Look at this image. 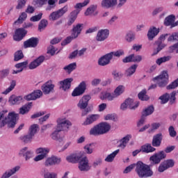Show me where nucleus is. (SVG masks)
Wrapping results in <instances>:
<instances>
[{
    "mask_svg": "<svg viewBox=\"0 0 178 178\" xmlns=\"http://www.w3.org/2000/svg\"><path fill=\"white\" fill-rule=\"evenodd\" d=\"M170 98V95H169V94L165 93L164 95H163L162 96H161L159 97V99L161 100V104H166V102H168V101H169V99Z\"/></svg>",
    "mask_w": 178,
    "mask_h": 178,
    "instance_id": "55",
    "label": "nucleus"
},
{
    "mask_svg": "<svg viewBox=\"0 0 178 178\" xmlns=\"http://www.w3.org/2000/svg\"><path fill=\"white\" fill-rule=\"evenodd\" d=\"M38 130V124H33L31 125L29 128V134H30L33 137H34V136H35V134H37Z\"/></svg>",
    "mask_w": 178,
    "mask_h": 178,
    "instance_id": "41",
    "label": "nucleus"
},
{
    "mask_svg": "<svg viewBox=\"0 0 178 178\" xmlns=\"http://www.w3.org/2000/svg\"><path fill=\"white\" fill-rule=\"evenodd\" d=\"M109 37L108 29H101L97 32L96 40L97 41H105Z\"/></svg>",
    "mask_w": 178,
    "mask_h": 178,
    "instance_id": "18",
    "label": "nucleus"
},
{
    "mask_svg": "<svg viewBox=\"0 0 178 178\" xmlns=\"http://www.w3.org/2000/svg\"><path fill=\"white\" fill-rule=\"evenodd\" d=\"M33 137V135L29 134L27 135L20 136L19 140H21V141H22L25 144H29V143H31Z\"/></svg>",
    "mask_w": 178,
    "mask_h": 178,
    "instance_id": "37",
    "label": "nucleus"
},
{
    "mask_svg": "<svg viewBox=\"0 0 178 178\" xmlns=\"http://www.w3.org/2000/svg\"><path fill=\"white\" fill-rule=\"evenodd\" d=\"M48 0H33V5L38 8H42L44 5H47Z\"/></svg>",
    "mask_w": 178,
    "mask_h": 178,
    "instance_id": "46",
    "label": "nucleus"
},
{
    "mask_svg": "<svg viewBox=\"0 0 178 178\" xmlns=\"http://www.w3.org/2000/svg\"><path fill=\"white\" fill-rule=\"evenodd\" d=\"M124 91H126V87L124 86L119 85L118 86H117L113 93L114 99L120 97V95H122V94H123Z\"/></svg>",
    "mask_w": 178,
    "mask_h": 178,
    "instance_id": "28",
    "label": "nucleus"
},
{
    "mask_svg": "<svg viewBox=\"0 0 178 178\" xmlns=\"http://www.w3.org/2000/svg\"><path fill=\"white\" fill-rule=\"evenodd\" d=\"M110 55L111 56L112 59H113L114 56L120 58V56H123V55H124V51L120 49L116 51H111L110 52Z\"/></svg>",
    "mask_w": 178,
    "mask_h": 178,
    "instance_id": "45",
    "label": "nucleus"
},
{
    "mask_svg": "<svg viewBox=\"0 0 178 178\" xmlns=\"http://www.w3.org/2000/svg\"><path fill=\"white\" fill-rule=\"evenodd\" d=\"M170 59H172V56H163L158 58L156 61V63L159 65H162V63H165V62H169Z\"/></svg>",
    "mask_w": 178,
    "mask_h": 178,
    "instance_id": "40",
    "label": "nucleus"
},
{
    "mask_svg": "<svg viewBox=\"0 0 178 178\" xmlns=\"http://www.w3.org/2000/svg\"><path fill=\"white\" fill-rule=\"evenodd\" d=\"M118 5V0H102V6L106 9H109L111 8H115Z\"/></svg>",
    "mask_w": 178,
    "mask_h": 178,
    "instance_id": "24",
    "label": "nucleus"
},
{
    "mask_svg": "<svg viewBox=\"0 0 178 178\" xmlns=\"http://www.w3.org/2000/svg\"><path fill=\"white\" fill-rule=\"evenodd\" d=\"M42 19V13L34 15L30 18L31 22H40V19Z\"/></svg>",
    "mask_w": 178,
    "mask_h": 178,
    "instance_id": "57",
    "label": "nucleus"
},
{
    "mask_svg": "<svg viewBox=\"0 0 178 178\" xmlns=\"http://www.w3.org/2000/svg\"><path fill=\"white\" fill-rule=\"evenodd\" d=\"M26 0H18L17 1V5L15 7V9L17 10H20V9H23V8H24V6H26Z\"/></svg>",
    "mask_w": 178,
    "mask_h": 178,
    "instance_id": "53",
    "label": "nucleus"
},
{
    "mask_svg": "<svg viewBox=\"0 0 178 178\" xmlns=\"http://www.w3.org/2000/svg\"><path fill=\"white\" fill-rule=\"evenodd\" d=\"M28 151H29V147H23L19 149L18 155H19V156H25Z\"/></svg>",
    "mask_w": 178,
    "mask_h": 178,
    "instance_id": "64",
    "label": "nucleus"
},
{
    "mask_svg": "<svg viewBox=\"0 0 178 178\" xmlns=\"http://www.w3.org/2000/svg\"><path fill=\"white\" fill-rule=\"evenodd\" d=\"M34 156V152L31 151V149H29L25 154V156L24 158L25 159V161H29V159H31Z\"/></svg>",
    "mask_w": 178,
    "mask_h": 178,
    "instance_id": "59",
    "label": "nucleus"
},
{
    "mask_svg": "<svg viewBox=\"0 0 178 178\" xmlns=\"http://www.w3.org/2000/svg\"><path fill=\"white\" fill-rule=\"evenodd\" d=\"M26 34H27V31H26V30H24L23 28H19L15 31L13 38L15 41H22Z\"/></svg>",
    "mask_w": 178,
    "mask_h": 178,
    "instance_id": "21",
    "label": "nucleus"
},
{
    "mask_svg": "<svg viewBox=\"0 0 178 178\" xmlns=\"http://www.w3.org/2000/svg\"><path fill=\"white\" fill-rule=\"evenodd\" d=\"M110 130L111 124L108 122H101L90 129V136H101L106 134Z\"/></svg>",
    "mask_w": 178,
    "mask_h": 178,
    "instance_id": "4",
    "label": "nucleus"
},
{
    "mask_svg": "<svg viewBox=\"0 0 178 178\" xmlns=\"http://www.w3.org/2000/svg\"><path fill=\"white\" fill-rule=\"evenodd\" d=\"M38 44V40L35 38H31L24 42V48H35Z\"/></svg>",
    "mask_w": 178,
    "mask_h": 178,
    "instance_id": "26",
    "label": "nucleus"
},
{
    "mask_svg": "<svg viewBox=\"0 0 178 178\" xmlns=\"http://www.w3.org/2000/svg\"><path fill=\"white\" fill-rule=\"evenodd\" d=\"M120 152V149H116L111 154H108L104 159L105 162H108V163L113 162V161H115V158H116V156L118 155V154H119Z\"/></svg>",
    "mask_w": 178,
    "mask_h": 178,
    "instance_id": "30",
    "label": "nucleus"
},
{
    "mask_svg": "<svg viewBox=\"0 0 178 178\" xmlns=\"http://www.w3.org/2000/svg\"><path fill=\"white\" fill-rule=\"evenodd\" d=\"M44 178H58V174L55 172H49L48 170H44Z\"/></svg>",
    "mask_w": 178,
    "mask_h": 178,
    "instance_id": "42",
    "label": "nucleus"
},
{
    "mask_svg": "<svg viewBox=\"0 0 178 178\" xmlns=\"http://www.w3.org/2000/svg\"><path fill=\"white\" fill-rule=\"evenodd\" d=\"M163 163L165 164V167H167V169H169V168H173L175 166V161L173 159H168L163 161Z\"/></svg>",
    "mask_w": 178,
    "mask_h": 178,
    "instance_id": "54",
    "label": "nucleus"
},
{
    "mask_svg": "<svg viewBox=\"0 0 178 178\" xmlns=\"http://www.w3.org/2000/svg\"><path fill=\"white\" fill-rule=\"evenodd\" d=\"M91 99V96L87 95H84L77 104V107L82 110V116H86L88 113V110L86 108L88 106V102Z\"/></svg>",
    "mask_w": 178,
    "mask_h": 178,
    "instance_id": "6",
    "label": "nucleus"
},
{
    "mask_svg": "<svg viewBox=\"0 0 178 178\" xmlns=\"http://www.w3.org/2000/svg\"><path fill=\"white\" fill-rule=\"evenodd\" d=\"M57 129L61 131H68L72 127V122L65 117H60L57 119Z\"/></svg>",
    "mask_w": 178,
    "mask_h": 178,
    "instance_id": "5",
    "label": "nucleus"
},
{
    "mask_svg": "<svg viewBox=\"0 0 178 178\" xmlns=\"http://www.w3.org/2000/svg\"><path fill=\"white\" fill-rule=\"evenodd\" d=\"M72 78H67L59 82L60 88H62L63 91H67L72 86Z\"/></svg>",
    "mask_w": 178,
    "mask_h": 178,
    "instance_id": "20",
    "label": "nucleus"
},
{
    "mask_svg": "<svg viewBox=\"0 0 178 178\" xmlns=\"http://www.w3.org/2000/svg\"><path fill=\"white\" fill-rule=\"evenodd\" d=\"M125 40L127 42H133L136 40V33L133 31L128 32L125 35Z\"/></svg>",
    "mask_w": 178,
    "mask_h": 178,
    "instance_id": "36",
    "label": "nucleus"
},
{
    "mask_svg": "<svg viewBox=\"0 0 178 178\" xmlns=\"http://www.w3.org/2000/svg\"><path fill=\"white\" fill-rule=\"evenodd\" d=\"M69 10V7L67 6H65L62 8L52 12L49 16V20H51L52 22H55V20H58V19H60L66 12Z\"/></svg>",
    "mask_w": 178,
    "mask_h": 178,
    "instance_id": "8",
    "label": "nucleus"
},
{
    "mask_svg": "<svg viewBox=\"0 0 178 178\" xmlns=\"http://www.w3.org/2000/svg\"><path fill=\"white\" fill-rule=\"evenodd\" d=\"M113 74V77L114 79V80H116L117 81H119V80H120V79H122V77H123V74H122V72H119L118 71H113L112 72Z\"/></svg>",
    "mask_w": 178,
    "mask_h": 178,
    "instance_id": "50",
    "label": "nucleus"
},
{
    "mask_svg": "<svg viewBox=\"0 0 178 178\" xmlns=\"http://www.w3.org/2000/svg\"><path fill=\"white\" fill-rule=\"evenodd\" d=\"M15 87H16V81H12L10 86L7 89H6L3 92H2V94H3V95H8L9 92H10L11 91H13V90L15 89Z\"/></svg>",
    "mask_w": 178,
    "mask_h": 178,
    "instance_id": "38",
    "label": "nucleus"
},
{
    "mask_svg": "<svg viewBox=\"0 0 178 178\" xmlns=\"http://www.w3.org/2000/svg\"><path fill=\"white\" fill-rule=\"evenodd\" d=\"M44 60H45V57L44 56H40L33 61L31 62L28 67L30 70H34V69H37L38 66H40Z\"/></svg>",
    "mask_w": 178,
    "mask_h": 178,
    "instance_id": "10",
    "label": "nucleus"
},
{
    "mask_svg": "<svg viewBox=\"0 0 178 178\" xmlns=\"http://www.w3.org/2000/svg\"><path fill=\"white\" fill-rule=\"evenodd\" d=\"M35 154L43 155L44 158H47V155L49 154V149L48 147H39L36 149Z\"/></svg>",
    "mask_w": 178,
    "mask_h": 178,
    "instance_id": "34",
    "label": "nucleus"
},
{
    "mask_svg": "<svg viewBox=\"0 0 178 178\" xmlns=\"http://www.w3.org/2000/svg\"><path fill=\"white\" fill-rule=\"evenodd\" d=\"M155 154L156 156H157V158L160 161V162L161 161H162V159H165V158H166V153H165V152L163 151L159 152V153Z\"/></svg>",
    "mask_w": 178,
    "mask_h": 178,
    "instance_id": "63",
    "label": "nucleus"
},
{
    "mask_svg": "<svg viewBox=\"0 0 178 178\" xmlns=\"http://www.w3.org/2000/svg\"><path fill=\"white\" fill-rule=\"evenodd\" d=\"M83 149L86 154H88L89 155L92 154L93 149H92V144H87L84 146Z\"/></svg>",
    "mask_w": 178,
    "mask_h": 178,
    "instance_id": "49",
    "label": "nucleus"
},
{
    "mask_svg": "<svg viewBox=\"0 0 178 178\" xmlns=\"http://www.w3.org/2000/svg\"><path fill=\"white\" fill-rule=\"evenodd\" d=\"M86 91V82L83 81L81 82L77 88H76L72 93V97H79L80 95H83L84 94V92Z\"/></svg>",
    "mask_w": 178,
    "mask_h": 178,
    "instance_id": "13",
    "label": "nucleus"
},
{
    "mask_svg": "<svg viewBox=\"0 0 178 178\" xmlns=\"http://www.w3.org/2000/svg\"><path fill=\"white\" fill-rule=\"evenodd\" d=\"M111 60H112V56L111 55V53H108L99 58L98 65L99 66H106V65L111 63Z\"/></svg>",
    "mask_w": 178,
    "mask_h": 178,
    "instance_id": "14",
    "label": "nucleus"
},
{
    "mask_svg": "<svg viewBox=\"0 0 178 178\" xmlns=\"http://www.w3.org/2000/svg\"><path fill=\"white\" fill-rule=\"evenodd\" d=\"M31 106H33V103L31 102L25 104L19 108V113L21 115H26V113H29V111L31 109Z\"/></svg>",
    "mask_w": 178,
    "mask_h": 178,
    "instance_id": "33",
    "label": "nucleus"
},
{
    "mask_svg": "<svg viewBox=\"0 0 178 178\" xmlns=\"http://www.w3.org/2000/svg\"><path fill=\"white\" fill-rule=\"evenodd\" d=\"M138 97L140 101H148L149 97L147 95V90H143L141 92H139Z\"/></svg>",
    "mask_w": 178,
    "mask_h": 178,
    "instance_id": "44",
    "label": "nucleus"
},
{
    "mask_svg": "<svg viewBox=\"0 0 178 178\" xmlns=\"http://www.w3.org/2000/svg\"><path fill=\"white\" fill-rule=\"evenodd\" d=\"M8 102L10 105H20V104L24 102V99H23V96L13 95L10 97Z\"/></svg>",
    "mask_w": 178,
    "mask_h": 178,
    "instance_id": "15",
    "label": "nucleus"
},
{
    "mask_svg": "<svg viewBox=\"0 0 178 178\" xmlns=\"http://www.w3.org/2000/svg\"><path fill=\"white\" fill-rule=\"evenodd\" d=\"M158 34H159V28L151 26L147 32V38L149 41H152Z\"/></svg>",
    "mask_w": 178,
    "mask_h": 178,
    "instance_id": "23",
    "label": "nucleus"
},
{
    "mask_svg": "<svg viewBox=\"0 0 178 178\" xmlns=\"http://www.w3.org/2000/svg\"><path fill=\"white\" fill-rule=\"evenodd\" d=\"M99 118L100 115L99 114L89 115L86 118V120L82 123V126H90V124H92L94 122H97Z\"/></svg>",
    "mask_w": 178,
    "mask_h": 178,
    "instance_id": "16",
    "label": "nucleus"
},
{
    "mask_svg": "<svg viewBox=\"0 0 178 178\" xmlns=\"http://www.w3.org/2000/svg\"><path fill=\"white\" fill-rule=\"evenodd\" d=\"M125 102L127 103V105L129 109H137L140 105V102H134V99L130 98L127 99Z\"/></svg>",
    "mask_w": 178,
    "mask_h": 178,
    "instance_id": "29",
    "label": "nucleus"
},
{
    "mask_svg": "<svg viewBox=\"0 0 178 178\" xmlns=\"http://www.w3.org/2000/svg\"><path fill=\"white\" fill-rule=\"evenodd\" d=\"M136 172L140 178L152 177L154 171L151 169V165H147L143 161H138L136 163Z\"/></svg>",
    "mask_w": 178,
    "mask_h": 178,
    "instance_id": "2",
    "label": "nucleus"
},
{
    "mask_svg": "<svg viewBox=\"0 0 178 178\" xmlns=\"http://www.w3.org/2000/svg\"><path fill=\"white\" fill-rule=\"evenodd\" d=\"M137 67H138V65L137 64L132 65L131 67L125 70L124 75L127 76V77H131V76H133V74L136 73Z\"/></svg>",
    "mask_w": 178,
    "mask_h": 178,
    "instance_id": "32",
    "label": "nucleus"
},
{
    "mask_svg": "<svg viewBox=\"0 0 178 178\" xmlns=\"http://www.w3.org/2000/svg\"><path fill=\"white\" fill-rule=\"evenodd\" d=\"M141 149V152H145V154H149L151 152H154V151H156V149H155V147H152V145H151V144H145L144 145H143L140 147Z\"/></svg>",
    "mask_w": 178,
    "mask_h": 178,
    "instance_id": "31",
    "label": "nucleus"
},
{
    "mask_svg": "<svg viewBox=\"0 0 178 178\" xmlns=\"http://www.w3.org/2000/svg\"><path fill=\"white\" fill-rule=\"evenodd\" d=\"M154 108L153 106H148L143 111V116H149V115H152V113H154Z\"/></svg>",
    "mask_w": 178,
    "mask_h": 178,
    "instance_id": "43",
    "label": "nucleus"
},
{
    "mask_svg": "<svg viewBox=\"0 0 178 178\" xmlns=\"http://www.w3.org/2000/svg\"><path fill=\"white\" fill-rule=\"evenodd\" d=\"M99 98L102 101L105 99H107L108 101H113V99H115V96L111 92V89H108L106 90H103L100 93Z\"/></svg>",
    "mask_w": 178,
    "mask_h": 178,
    "instance_id": "17",
    "label": "nucleus"
},
{
    "mask_svg": "<svg viewBox=\"0 0 178 178\" xmlns=\"http://www.w3.org/2000/svg\"><path fill=\"white\" fill-rule=\"evenodd\" d=\"M163 138V136H162V134L159 133L156 134L153 137L152 145L153 147H161V144H162Z\"/></svg>",
    "mask_w": 178,
    "mask_h": 178,
    "instance_id": "25",
    "label": "nucleus"
},
{
    "mask_svg": "<svg viewBox=\"0 0 178 178\" xmlns=\"http://www.w3.org/2000/svg\"><path fill=\"white\" fill-rule=\"evenodd\" d=\"M84 27L83 24H77L73 26L72 36L73 38H77L79 35L81 33V31Z\"/></svg>",
    "mask_w": 178,
    "mask_h": 178,
    "instance_id": "22",
    "label": "nucleus"
},
{
    "mask_svg": "<svg viewBox=\"0 0 178 178\" xmlns=\"http://www.w3.org/2000/svg\"><path fill=\"white\" fill-rule=\"evenodd\" d=\"M54 88H55V84L52 81H48L44 84H43L41 87V90L43 94L47 95L49 92H52L54 91Z\"/></svg>",
    "mask_w": 178,
    "mask_h": 178,
    "instance_id": "9",
    "label": "nucleus"
},
{
    "mask_svg": "<svg viewBox=\"0 0 178 178\" xmlns=\"http://www.w3.org/2000/svg\"><path fill=\"white\" fill-rule=\"evenodd\" d=\"M60 131H62L59 130L56 127V129L50 135L51 138H52V140H54L55 141L63 143V141H65V136H60Z\"/></svg>",
    "mask_w": 178,
    "mask_h": 178,
    "instance_id": "19",
    "label": "nucleus"
},
{
    "mask_svg": "<svg viewBox=\"0 0 178 178\" xmlns=\"http://www.w3.org/2000/svg\"><path fill=\"white\" fill-rule=\"evenodd\" d=\"M175 51H176V53L178 54V42L168 47V52L170 54H173Z\"/></svg>",
    "mask_w": 178,
    "mask_h": 178,
    "instance_id": "51",
    "label": "nucleus"
},
{
    "mask_svg": "<svg viewBox=\"0 0 178 178\" xmlns=\"http://www.w3.org/2000/svg\"><path fill=\"white\" fill-rule=\"evenodd\" d=\"M79 169L81 172H87L90 170V165H88V159L86 156L81 157L79 163Z\"/></svg>",
    "mask_w": 178,
    "mask_h": 178,
    "instance_id": "11",
    "label": "nucleus"
},
{
    "mask_svg": "<svg viewBox=\"0 0 178 178\" xmlns=\"http://www.w3.org/2000/svg\"><path fill=\"white\" fill-rule=\"evenodd\" d=\"M32 94L35 100L38 99V98H41V97H42V91L40 90H35L33 92H32Z\"/></svg>",
    "mask_w": 178,
    "mask_h": 178,
    "instance_id": "56",
    "label": "nucleus"
},
{
    "mask_svg": "<svg viewBox=\"0 0 178 178\" xmlns=\"http://www.w3.org/2000/svg\"><path fill=\"white\" fill-rule=\"evenodd\" d=\"M47 26H48V21L47 19H42L38 26L39 31H42V30H44Z\"/></svg>",
    "mask_w": 178,
    "mask_h": 178,
    "instance_id": "47",
    "label": "nucleus"
},
{
    "mask_svg": "<svg viewBox=\"0 0 178 178\" xmlns=\"http://www.w3.org/2000/svg\"><path fill=\"white\" fill-rule=\"evenodd\" d=\"M76 67H77V65L76 64V63H72L64 67L63 69L67 73L70 74L71 72L75 70Z\"/></svg>",
    "mask_w": 178,
    "mask_h": 178,
    "instance_id": "39",
    "label": "nucleus"
},
{
    "mask_svg": "<svg viewBox=\"0 0 178 178\" xmlns=\"http://www.w3.org/2000/svg\"><path fill=\"white\" fill-rule=\"evenodd\" d=\"M80 159H81L80 153L72 154L66 157L67 162H70L71 163H77Z\"/></svg>",
    "mask_w": 178,
    "mask_h": 178,
    "instance_id": "27",
    "label": "nucleus"
},
{
    "mask_svg": "<svg viewBox=\"0 0 178 178\" xmlns=\"http://www.w3.org/2000/svg\"><path fill=\"white\" fill-rule=\"evenodd\" d=\"M154 80H156L157 85L161 88L166 87L168 83L169 82V75L168 74V71H163L160 75L155 77Z\"/></svg>",
    "mask_w": 178,
    "mask_h": 178,
    "instance_id": "7",
    "label": "nucleus"
},
{
    "mask_svg": "<svg viewBox=\"0 0 178 178\" xmlns=\"http://www.w3.org/2000/svg\"><path fill=\"white\" fill-rule=\"evenodd\" d=\"M90 3V0H85L83 3H77L74 6V8L76 9L73 10L68 18V21L67 24L68 26H72L74 22H76V19H77L78 15L80 13V10H81V8H84V6H87Z\"/></svg>",
    "mask_w": 178,
    "mask_h": 178,
    "instance_id": "3",
    "label": "nucleus"
},
{
    "mask_svg": "<svg viewBox=\"0 0 178 178\" xmlns=\"http://www.w3.org/2000/svg\"><path fill=\"white\" fill-rule=\"evenodd\" d=\"M51 159L53 161V165H59L60 162H62V159L60 157H58L56 156H52Z\"/></svg>",
    "mask_w": 178,
    "mask_h": 178,
    "instance_id": "61",
    "label": "nucleus"
},
{
    "mask_svg": "<svg viewBox=\"0 0 178 178\" xmlns=\"http://www.w3.org/2000/svg\"><path fill=\"white\" fill-rule=\"evenodd\" d=\"M16 119H17V114H15V112L8 113V110H3L0 112V127H5L6 124L8 127H15Z\"/></svg>",
    "mask_w": 178,
    "mask_h": 178,
    "instance_id": "1",
    "label": "nucleus"
},
{
    "mask_svg": "<svg viewBox=\"0 0 178 178\" xmlns=\"http://www.w3.org/2000/svg\"><path fill=\"white\" fill-rule=\"evenodd\" d=\"M176 87H178V79L168 85L167 86V90H174V88H176Z\"/></svg>",
    "mask_w": 178,
    "mask_h": 178,
    "instance_id": "60",
    "label": "nucleus"
},
{
    "mask_svg": "<svg viewBox=\"0 0 178 178\" xmlns=\"http://www.w3.org/2000/svg\"><path fill=\"white\" fill-rule=\"evenodd\" d=\"M141 60H143V56H141L140 55H135V54H132V62H141Z\"/></svg>",
    "mask_w": 178,
    "mask_h": 178,
    "instance_id": "62",
    "label": "nucleus"
},
{
    "mask_svg": "<svg viewBox=\"0 0 178 178\" xmlns=\"http://www.w3.org/2000/svg\"><path fill=\"white\" fill-rule=\"evenodd\" d=\"M24 57V56L23 55V51L19 50V51L15 52L14 60H15V62H17V61L20 60V59H23Z\"/></svg>",
    "mask_w": 178,
    "mask_h": 178,
    "instance_id": "52",
    "label": "nucleus"
},
{
    "mask_svg": "<svg viewBox=\"0 0 178 178\" xmlns=\"http://www.w3.org/2000/svg\"><path fill=\"white\" fill-rule=\"evenodd\" d=\"M130 140H131V134H127V136H124L117 142L118 147L120 148L121 149H124V148L127 147V144H129V141H130Z\"/></svg>",
    "mask_w": 178,
    "mask_h": 178,
    "instance_id": "12",
    "label": "nucleus"
},
{
    "mask_svg": "<svg viewBox=\"0 0 178 178\" xmlns=\"http://www.w3.org/2000/svg\"><path fill=\"white\" fill-rule=\"evenodd\" d=\"M97 9V6L92 5L89 8H87L86 11L85 12L86 16H90V15H92L95 10Z\"/></svg>",
    "mask_w": 178,
    "mask_h": 178,
    "instance_id": "48",
    "label": "nucleus"
},
{
    "mask_svg": "<svg viewBox=\"0 0 178 178\" xmlns=\"http://www.w3.org/2000/svg\"><path fill=\"white\" fill-rule=\"evenodd\" d=\"M56 2H58V0H48L47 6L46 7L45 10H47V12H50L52 9H55Z\"/></svg>",
    "mask_w": 178,
    "mask_h": 178,
    "instance_id": "35",
    "label": "nucleus"
},
{
    "mask_svg": "<svg viewBox=\"0 0 178 178\" xmlns=\"http://www.w3.org/2000/svg\"><path fill=\"white\" fill-rule=\"evenodd\" d=\"M26 19H27V13L24 12L20 15L17 21L15 22V23H23V22H24Z\"/></svg>",
    "mask_w": 178,
    "mask_h": 178,
    "instance_id": "58",
    "label": "nucleus"
}]
</instances>
